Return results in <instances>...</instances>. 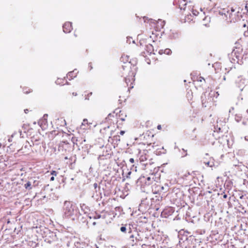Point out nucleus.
<instances>
[{
  "label": "nucleus",
  "instance_id": "obj_1",
  "mask_svg": "<svg viewBox=\"0 0 248 248\" xmlns=\"http://www.w3.org/2000/svg\"><path fill=\"white\" fill-rule=\"evenodd\" d=\"M79 213L77 206L70 201H65L62 207L63 217L66 218L72 217L73 220L77 218Z\"/></svg>",
  "mask_w": 248,
  "mask_h": 248
},
{
  "label": "nucleus",
  "instance_id": "obj_2",
  "mask_svg": "<svg viewBox=\"0 0 248 248\" xmlns=\"http://www.w3.org/2000/svg\"><path fill=\"white\" fill-rule=\"evenodd\" d=\"M243 54L242 49L236 48L233 49L231 54V62L232 63H237L241 64L242 62Z\"/></svg>",
  "mask_w": 248,
  "mask_h": 248
},
{
  "label": "nucleus",
  "instance_id": "obj_3",
  "mask_svg": "<svg viewBox=\"0 0 248 248\" xmlns=\"http://www.w3.org/2000/svg\"><path fill=\"white\" fill-rule=\"evenodd\" d=\"M57 240V237L55 232L49 231L45 237V241L51 244Z\"/></svg>",
  "mask_w": 248,
  "mask_h": 248
},
{
  "label": "nucleus",
  "instance_id": "obj_4",
  "mask_svg": "<svg viewBox=\"0 0 248 248\" xmlns=\"http://www.w3.org/2000/svg\"><path fill=\"white\" fill-rule=\"evenodd\" d=\"M208 102H212L214 101V98H217L219 95V93L217 92L211 91L210 93H208Z\"/></svg>",
  "mask_w": 248,
  "mask_h": 248
},
{
  "label": "nucleus",
  "instance_id": "obj_5",
  "mask_svg": "<svg viewBox=\"0 0 248 248\" xmlns=\"http://www.w3.org/2000/svg\"><path fill=\"white\" fill-rule=\"evenodd\" d=\"M144 183L146 185L149 186L155 181V176L152 173L150 176L145 178Z\"/></svg>",
  "mask_w": 248,
  "mask_h": 248
},
{
  "label": "nucleus",
  "instance_id": "obj_6",
  "mask_svg": "<svg viewBox=\"0 0 248 248\" xmlns=\"http://www.w3.org/2000/svg\"><path fill=\"white\" fill-rule=\"evenodd\" d=\"M62 27L63 32L65 33H69L72 30V23L70 22H65Z\"/></svg>",
  "mask_w": 248,
  "mask_h": 248
},
{
  "label": "nucleus",
  "instance_id": "obj_7",
  "mask_svg": "<svg viewBox=\"0 0 248 248\" xmlns=\"http://www.w3.org/2000/svg\"><path fill=\"white\" fill-rule=\"evenodd\" d=\"M201 99H202V105L203 107H206L209 104H210L211 102H208L209 101L208 98H206V93H204L203 94H202L201 96Z\"/></svg>",
  "mask_w": 248,
  "mask_h": 248
},
{
  "label": "nucleus",
  "instance_id": "obj_8",
  "mask_svg": "<svg viewBox=\"0 0 248 248\" xmlns=\"http://www.w3.org/2000/svg\"><path fill=\"white\" fill-rule=\"evenodd\" d=\"M195 240H187L186 242H185V245H186L185 246L186 248H195L196 245L195 244Z\"/></svg>",
  "mask_w": 248,
  "mask_h": 248
},
{
  "label": "nucleus",
  "instance_id": "obj_9",
  "mask_svg": "<svg viewBox=\"0 0 248 248\" xmlns=\"http://www.w3.org/2000/svg\"><path fill=\"white\" fill-rule=\"evenodd\" d=\"M175 3H177V0H175L174 1ZM179 8L181 10H185L186 6V0H181L178 1Z\"/></svg>",
  "mask_w": 248,
  "mask_h": 248
},
{
  "label": "nucleus",
  "instance_id": "obj_10",
  "mask_svg": "<svg viewBox=\"0 0 248 248\" xmlns=\"http://www.w3.org/2000/svg\"><path fill=\"white\" fill-rule=\"evenodd\" d=\"M145 152H146V151H144L142 153L140 152V156L139 159L141 162H143L147 159L148 155L145 153Z\"/></svg>",
  "mask_w": 248,
  "mask_h": 248
},
{
  "label": "nucleus",
  "instance_id": "obj_11",
  "mask_svg": "<svg viewBox=\"0 0 248 248\" xmlns=\"http://www.w3.org/2000/svg\"><path fill=\"white\" fill-rule=\"evenodd\" d=\"M77 73H78V72L77 71V70L75 69L73 71L69 72L68 73L67 77V78H69V80H70L73 79L74 78H75L77 76Z\"/></svg>",
  "mask_w": 248,
  "mask_h": 248
},
{
  "label": "nucleus",
  "instance_id": "obj_12",
  "mask_svg": "<svg viewBox=\"0 0 248 248\" xmlns=\"http://www.w3.org/2000/svg\"><path fill=\"white\" fill-rule=\"evenodd\" d=\"M89 125L88 123V121L87 119H84L81 125L80 128L83 130L87 129L89 128Z\"/></svg>",
  "mask_w": 248,
  "mask_h": 248
},
{
  "label": "nucleus",
  "instance_id": "obj_13",
  "mask_svg": "<svg viewBox=\"0 0 248 248\" xmlns=\"http://www.w3.org/2000/svg\"><path fill=\"white\" fill-rule=\"evenodd\" d=\"M155 188H156V192H164V191L166 190L167 189V187H164L163 186H162L161 185H157L155 186Z\"/></svg>",
  "mask_w": 248,
  "mask_h": 248
},
{
  "label": "nucleus",
  "instance_id": "obj_14",
  "mask_svg": "<svg viewBox=\"0 0 248 248\" xmlns=\"http://www.w3.org/2000/svg\"><path fill=\"white\" fill-rule=\"evenodd\" d=\"M242 124L245 126L244 130L246 132H248V120L244 119Z\"/></svg>",
  "mask_w": 248,
  "mask_h": 248
},
{
  "label": "nucleus",
  "instance_id": "obj_15",
  "mask_svg": "<svg viewBox=\"0 0 248 248\" xmlns=\"http://www.w3.org/2000/svg\"><path fill=\"white\" fill-rule=\"evenodd\" d=\"M134 235L133 234H131L129 239V243L131 246H134L136 244V242L134 239Z\"/></svg>",
  "mask_w": 248,
  "mask_h": 248
},
{
  "label": "nucleus",
  "instance_id": "obj_16",
  "mask_svg": "<svg viewBox=\"0 0 248 248\" xmlns=\"http://www.w3.org/2000/svg\"><path fill=\"white\" fill-rule=\"evenodd\" d=\"M131 75L129 74V75L127 77L125 78V82L127 84V85H128V82L130 81V77H132L133 76L134 73L133 72H130Z\"/></svg>",
  "mask_w": 248,
  "mask_h": 248
},
{
  "label": "nucleus",
  "instance_id": "obj_17",
  "mask_svg": "<svg viewBox=\"0 0 248 248\" xmlns=\"http://www.w3.org/2000/svg\"><path fill=\"white\" fill-rule=\"evenodd\" d=\"M31 182L29 181L26 184L24 185V187L27 189H31Z\"/></svg>",
  "mask_w": 248,
  "mask_h": 248
},
{
  "label": "nucleus",
  "instance_id": "obj_18",
  "mask_svg": "<svg viewBox=\"0 0 248 248\" xmlns=\"http://www.w3.org/2000/svg\"><path fill=\"white\" fill-rule=\"evenodd\" d=\"M159 23L160 24V27L162 28L164 27V26L165 25V21H162V20L159 19L157 22V26H159Z\"/></svg>",
  "mask_w": 248,
  "mask_h": 248
},
{
  "label": "nucleus",
  "instance_id": "obj_19",
  "mask_svg": "<svg viewBox=\"0 0 248 248\" xmlns=\"http://www.w3.org/2000/svg\"><path fill=\"white\" fill-rule=\"evenodd\" d=\"M102 217L103 218H105V216H102L101 215H100V214H96L93 217V218L95 219H99V218H100Z\"/></svg>",
  "mask_w": 248,
  "mask_h": 248
},
{
  "label": "nucleus",
  "instance_id": "obj_20",
  "mask_svg": "<svg viewBox=\"0 0 248 248\" xmlns=\"http://www.w3.org/2000/svg\"><path fill=\"white\" fill-rule=\"evenodd\" d=\"M127 225H125V226H122V227L120 228V231H121L122 232H126V230H127Z\"/></svg>",
  "mask_w": 248,
  "mask_h": 248
},
{
  "label": "nucleus",
  "instance_id": "obj_21",
  "mask_svg": "<svg viewBox=\"0 0 248 248\" xmlns=\"http://www.w3.org/2000/svg\"><path fill=\"white\" fill-rule=\"evenodd\" d=\"M204 163L207 166L209 167H212L213 165H214L213 162H211V161L204 162Z\"/></svg>",
  "mask_w": 248,
  "mask_h": 248
},
{
  "label": "nucleus",
  "instance_id": "obj_22",
  "mask_svg": "<svg viewBox=\"0 0 248 248\" xmlns=\"http://www.w3.org/2000/svg\"><path fill=\"white\" fill-rule=\"evenodd\" d=\"M164 54H166L167 55H170L171 53V50L169 48H166L164 49Z\"/></svg>",
  "mask_w": 248,
  "mask_h": 248
},
{
  "label": "nucleus",
  "instance_id": "obj_23",
  "mask_svg": "<svg viewBox=\"0 0 248 248\" xmlns=\"http://www.w3.org/2000/svg\"><path fill=\"white\" fill-rule=\"evenodd\" d=\"M235 120L237 122H239L241 120V116L239 115H236Z\"/></svg>",
  "mask_w": 248,
  "mask_h": 248
},
{
  "label": "nucleus",
  "instance_id": "obj_24",
  "mask_svg": "<svg viewBox=\"0 0 248 248\" xmlns=\"http://www.w3.org/2000/svg\"><path fill=\"white\" fill-rule=\"evenodd\" d=\"M76 141L78 142H79V144H82L83 142H85L86 140L84 139L82 140V138H80L79 139H77Z\"/></svg>",
  "mask_w": 248,
  "mask_h": 248
},
{
  "label": "nucleus",
  "instance_id": "obj_25",
  "mask_svg": "<svg viewBox=\"0 0 248 248\" xmlns=\"http://www.w3.org/2000/svg\"><path fill=\"white\" fill-rule=\"evenodd\" d=\"M183 153H182V157H185L187 155V154L186 153V150H185V149H182Z\"/></svg>",
  "mask_w": 248,
  "mask_h": 248
},
{
  "label": "nucleus",
  "instance_id": "obj_26",
  "mask_svg": "<svg viewBox=\"0 0 248 248\" xmlns=\"http://www.w3.org/2000/svg\"><path fill=\"white\" fill-rule=\"evenodd\" d=\"M23 92L25 93H28L31 92V91L30 89H28L27 90V89H25L23 90Z\"/></svg>",
  "mask_w": 248,
  "mask_h": 248
},
{
  "label": "nucleus",
  "instance_id": "obj_27",
  "mask_svg": "<svg viewBox=\"0 0 248 248\" xmlns=\"http://www.w3.org/2000/svg\"><path fill=\"white\" fill-rule=\"evenodd\" d=\"M51 174L53 176H56L57 174V172L56 171L53 170L51 172Z\"/></svg>",
  "mask_w": 248,
  "mask_h": 248
},
{
  "label": "nucleus",
  "instance_id": "obj_28",
  "mask_svg": "<svg viewBox=\"0 0 248 248\" xmlns=\"http://www.w3.org/2000/svg\"><path fill=\"white\" fill-rule=\"evenodd\" d=\"M61 80V79H58L56 80V83L57 84H62L64 85V83H63V82H62V83H61V82H60V80Z\"/></svg>",
  "mask_w": 248,
  "mask_h": 248
},
{
  "label": "nucleus",
  "instance_id": "obj_29",
  "mask_svg": "<svg viewBox=\"0 0 248 248\" xmlns=\"http://www.w3.org/2000/svg\"><path fill=\"white\" fill-rule=\"evenodd\" d=\"M128 226V228H127V230L128 231V233H131V232H132L131 228L130 227V225L129 224Z\"/></svg>",
  "mask_w": 248,
  "mask_h": 248
},
{
  "label": "nucleus",
  "instance_id": "obj_30",
  "mask_svg": "<svg viewBox=\"0 0 248 248\" xmlns=\"http://www.w3.org/2000/svg\"><path fill=\"white\" fill-rule=\"evenodd\" d=\"M164 50H163V49H161V50H160L159 51V53L160 54H164Z\"/></svg>",
  "mask_w": 248,
  "mask_h": 248
},
{
  "label": "nucleus",
  "instance_id": "obj_31",
  "mask_svg": "<svg viewBox=\"0 0 248 248\" xmlns=\"http://www.w3.org/2000/svg\"><path fill=\"white\" fill-rule=\"evenodd\" d=\"M134 161H134V158H130V159H129V162H130V163H133L134 162Z\"/></svg>",
  "mask_w": 248,
  "mask_h": 248
},
{
  "label": "nucleus",
  "instance_id": "obj_32",
  "mask_svg": "<svg viewBox=\"0 0 248 248\" xmlns=\"http://www.w3.org/2000/svg\"><path fill=\"white\" fill-rule=\"evenodd\" d=\"M244 140L245 141H248V136H245Z\"/></svg>",
  "mask_w": 248,
  "mask_h": 248
},
{
  "label": "nucleus",
  "instance_id": "obj_33",
  "mask_svg": "<svg viewBox=\"0 0 248 248\" xmlns=\"http://www.w3.org/2000/svg\"><path fill=\"white\" fill-rule=\"evenodd\" d=\"M125 133V131H121L120 132V134L121 135H123Z\"/></svg>",
  "mask_w": 248,
  "mask_h": 248
},
{
  "label": "nucleus",
  "instance_id": "obj_34",
  "mask_svg": "<svg viewBox=\"0 0 248 248\" xmlns=\"http://www.w3.org/2000/svg\"><path fill=\"white\" fill-rule=\"evenodd\" d=\"M93 186L94 187L95 189H96L97 188V187L98 186V185L97 183H94L93 184Z\"/></svg>",
  "mask_w": 248,
  "mask_h": 248
},
{
  "label": "nucleus",
  "instance_id": "obj_35",
  "mask_svg": "<svg viewBox=\"0 0 248 248\" xmlns=\"http://www.w3.org/2000/svg\"><path fill=\"white\" fill-rule=\"evenodd\" d=\"M147 47H148V48L150 49V50H151V48H153V46H152V45H149V46H147Z\"/></svg>",
  "mask_w": 248,
  "mask_h": 248
},
{
  "label": "nucleus",
  "instance_id": "obj_36",
  "mask_svg": "<svg viewBox=\"0 0 248 248\" xmlns=\"http://www.w3.org/2000/svg\"><path fill=\"white\" fill-rule=\"evenodd\" d=\"M113 133H114V131H113V130H112V131H111V133H110V136H109V138H111V137L113 136Z\"/></svg>",
  "mask_w": 248,
  "mask_h": 248
},
{
  "label": "nucleus",
  "instance_id": "obj_37",
  "mask_svg": "<svg viewBox=\"0 0 248 248\" xmlns=\"http://www.w3.org/2000/svg\"><path fill=\"white\" fill-rule=\"evenodd\" d=\"M120 119V120H121V121H124V120H125V118H124V117H121Z\"/></svg>",
  "mask_w": 248,
  "mask_h": 248
},
{
  "label": "nucleus",
  "instance_id": "obj_38",
  "mask_svg": "<svg viewBox=\"0 0 248 248\" xmlns=\"http://www.w3.org/2000/svg\"><path fill=\"white\" fill-rule=\"evenodd\" d=\"M157 129H159V130L161 129V125H157Z\"/></svg>",
  "mask_w": 248,
  "mask_h": 248
},
{
  "label": "nucleus",
  "instance_id": "obj_39",
  "mask_svg": "<svg viewBox=\"0 0 248 248\" xmlns=\"http://www.w3.org/2000/svg\"><path fill=\"white\" fill-rule=\"evenodd\" d=\"M24 112L25 113H27L29 112V110L28 109H24Z\"/></svg>",
  "mask_w": 248,
  "mask_h": 248
},
{
  "label": "nucleus",
  "instance_id": "obj_40",
  "mask_svg": "<svg viewBox=\"0 0 248 248\" xmlns=\"http://www.w3.org/2000/svg\"><path fill=\"white\" fill-rule=\"evenodd\" d=\"M89 96H88V95L85 97V99L86 100H89Z\"/></svg>",
  "mask_w": 248,
  "mask_h": 248
},
{
  "label": "nucleus",
  "instance_id": "obj_41",
  "mask_svg": "<svg viewBox=\"0 0 248 248\" xmlns=\"http://www.w3.org/2000/svg\"><path fill=\"white\" fill-rule=\"evenodd\" d=\"M54 180V177L53 176L50 178V181H53Z\"/></svg>",
  "mask_w": 248,
  "mask_h": 248
},
{
  "label": "nucleus",
  "instance_id": "obj_42",
  "mask_svg": "<svg viewBox=\"0 0 248 248\" xmlns=\"http://www.w3.org/2000/svg\"><path fill=\"white\" fill-rule=\"evenodd\" d=\"M89 66L90 67V70H91L93 68V67H92V66L91 65V63H89Z\"/></svg>",
  "mask_w": 248,
  "mask_h": 248
},
{
  "label": "nucleus",
  "instance_id": "obj_43",
  "mask_svg": "<svg viewBox=\"0 0 248 248\" xmlns=\"http://www.w3.org/2000/svg\"><path fill=\"white\" fill-rule=\"evenodd\" d=\"M202 79H203V80H204V79H203L202 78L200 77V78L199 81H202Z\"/></svg>",
  "mask_w": 248,
  "mask_h": 248
},
{
  "label": "nucleus",
  "instance_id": "obj_44",
  "mask_svg": "<svg viewBox=\"0 0 248 248\" xmlns=\"http://www.w3.org/2000/svg\"><path fill=\"white\" fill-rule=\"evenodd\" d=\"M111 117V114H109L108 115V118H107L109 119V117Z\"/></svg>",
  "mask_w": 248,
  "mask_h": 248
},
{
  "label": "nucleus",
  "instance_id": "obj_45",
  "mask_svg": "<svg viewBox=\"0 0 248 248\" xmlns=\"http://www.w3.org/2000/svg\"><path fill=\"white\" fill-rule=\"evenodd\" d=\"M73 95H74V96H77V93H73Z\"/></svg>",
  "mask_w": 248,
  "mask_h": 248
},
{
  "label": "nucleus",
  "instance_id": "obj_46",
  "mask_svg": "<svg viewBox=\"0 0 248 248\" xmlns=\"http://www.w3.org/2000/svg\"><path fill=\"white\" fill-rule=\"evenodd\" d=\"M227 195L226 194H224V195H223V198H225H225H227Z\"/></svg>",
  "mask_w": 248,
  "mask_h": 248
},
{
  "label": "nucleus",
  "instance_id": "obj_47",
  "mask_svg": "<svg viewBox=\"0 0 248 248\" xmlns=\"http://www.w3.org/2000/svg\"><path fill=\"white\" fill-rule=\"evenodd\" d=\"M92 94V92H91V93H88L87 95H88V96H90V95H91Z\"/></svg>",
  "mask_w": 248,
  "mask_h": 248
},
{
  "label": "nucleus",
  "instance_id": "obj_48",
  "mask_svg": "<svg viewBox=\"0 0 248 248\" xmlns=\"http://www.w3.org/2000/svg\"><path fill=\"white\" fill-rule=\"evenodd\" d=\"M219 14H220V15H223V12H219Z\"/></svg>",
  "mask_w": 248,
  "mask_h": 248
},
{
  "label": "nucleus",
  "instance_id": "obj_49",
  "mask_svg": "<svg viewBox=\"0 0 248 248\" xmlns=\"http://www.w3.org/2000/svg\"><path fill=\"white\" fill-rule=\"evenodd\" d=\"M174 148L175 149H177L179 150V148L177 146H175Z\"/></svg>",
  "mask_w": 248,
  "mask_h": 248
},
{
  "label": "nucleus",
  "instance_id": "obj_50",
  "mask_svg": "<svg viewBox=\"0 0 248 248\" xmlns=\"http://www.w3.org/2000/svg\"><path fill=\"white\" fill-rule=\"evenodd\" d=\"M93 225H96V222H93Z\"/></svg>",
  "mask_w": 248,
  "mask_h": 248
},
{
  "label": "nucleus",
  "instance_id": "obj_51",
  "mask_svg": "<svg viewBox=\"0 0 248 248\" xmlns=\"http://www.w3.org/2000/svg\"><path fill=\"white\" fill-rule=\"evenodd\" d=\"M131 171H129V172L128 173V175H130V174H131Z\"/></svg>",
  "mask_w": 248,
  "mask_h": 248
},
{
  "label": "nucleus",
  "instance_id": "obj_52",
  "mask_svg": "<svg viewBox=\"0 0 248 248\" xmlns=\"http://www.w3.org/2000/svg\"><path fill=\"white\" fill-rule=\"evenodd\" d=\"M163 154H165L166 153V150H165V151L163 152Z\"/></svg>",
  "mask_w": 248,
  "mask_h": 248
},
{
  "label": "nucleus",
  "instance_id": "obj_53",
  "mask_svg": "<svg viewBox=\"0 0 248 248\" xmlns=\"http://www.w3.org/2000/svg\"><path fill=\"white\" fill-rule=\"evenodd\" d=\"M123 57H121V60L122 61H123Z\"/></svg>",
  "mask_w": 248,
  "mask_h": 248
},
{
  "label": "nucleus",
  "instance_id": "obj_54",
  "mask_svg": "<svg viewBox=\"0 0 248 248\" xmlns=\"http://www.w3.org/2000/svg\"><path fill=\"white\" fill-rule=\"evenodd\" d=\"M47 116V114H46L44 115V116H45V117H46Z\"/></svg>",
  "mask_w": 248,
  "mask_h": 248
},
{
  "label": "nucleus",
  "instance_id": "obj_55",
  "mask_svg": "<svg viewBox=\"0 0 248 248\" xmlns=\"http://www.w3.org/2000/svg\"><path fill=\"white\" fill-rule=\"evenodd\" d=\"M47 116V114H46L44 115V116H45V117H46Z\"/></svg>",
  "mask_w": 248,
  "mask_h": 248
},
{
  "label": "nucleus",
  "instance_id": "obj_56",
  "mask_svg": "<svg viewBox=\"0 0 248 248\" xmlns=\"http://www.w3.org/2000/svg\"><path fill=\"white\" fill-rule=\"evenodd\" d=\"M193 15H194L195 16L196 15V13H193Z\"/></svg>",
  "mask_w": 248,
  "mask_h": 248
},
{
  "label": "nucleus",
  "instance_id": "obj_57",
  "mask_svg": "<svg viewBox=\"0 0 248 248\" xmlns=\"http://www.w3.org/2000/svg\"><path fill=\"white\" fill-rule=\"evenodd\" d=\"M247 113L248 114V109L247 110Z\"/></svg>",
  "mask_w": 248,
  "mask_h": 248
},
{
  "label": "nucleus",
  "instance_id": "obj_58",
  "mask_svg": "<svg viewBox=\"0 0 248 248\" xmlns=\"http://www.w3.org/2000/svg\"><path fill=\"white\" fill-rule=\"evenodd\" d=\"M66 84H68V83L67 81L66 82Z\"/></svg>",
  "mask_w": 248,
  "mask_h": 248
},
{
  "label": "nucleus",
  "instance_id": "obj_59",
  "mask_svg": "<svg viewBox=\"0 0 248 248\" xmlns=\"http://www.w3.org/2000/svg\"><path fill=\"white\" fill-rule=\"evenodd\" d=\"M116 137L117 138V136H114V138Z\"/></svg>",
  "mask_w": 248,
  "mask_h": 248
},
{
  "label": "nucleus",
  "instance_id": "obj_60",
  "mask_svg": "<svg viewBox=\"0 0 248 248\" xmlns=\"http://www.w3.org/2000/svg\"><path fill=\"white\" fill-rule=\"evenodd\" d=\"M145 166H146L147 164H143Z\"/></svg>",
  "mask_w": 248,
  "mask_h": 248
}]
</instances>
